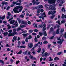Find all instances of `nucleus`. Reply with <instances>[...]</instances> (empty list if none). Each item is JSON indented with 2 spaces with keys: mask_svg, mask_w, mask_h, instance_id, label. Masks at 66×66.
<instances>
[{
  "mask_svg": "<svg viewBox=\"0 0 66 66\" xmlns=\"http://www.w3.org/2000/svg\"><path fill=\"white\" fill-rule=\"evenodd\" d=\"M34 27L35 28H37V24H35V23H34L33 24Z\"/></svg>",
  "mask_w": 66,
  "mask_h": 66,
  "instance_id": "21",
  "label": "nucleus"
},
{
  "mask_svg": "<svg viewBox=\"0 0 66 66\" xmlns=\"http://www.w3.org/2000/svg\"><path fill=\"white\" fill-rule=\"evenodd\" d=\"M7 14L9 16H10L11 15V13L10 12H8Z\"/></svg>",
  "mask_w": 66,
  "mask_h": 66,
  "instance_id": "61",
  "label": "nucleus"
},
{
  "mask_svg": "<svg viewBox=\"0 0 66 66\" xmlns=\"http://www.w3.org/2000/svg\"><path fill=\"white\" fill-rule=\"evenodd\" d=\"M7 34H8V32H5L3 34L5 36H6V35H7Z\"/></svg>",
  "mask_w": 66,
  "mask_h": 66,
  "instance_id": "20",
  "label": "nucleus"
},
{
  "mask_svg": "<svg viewBox=\"0 0 66 66\" xmlns=\"http://www.w3.org/2000/svg\"><path fill=\"white\" fill-rule=\"evenodd\" d=\"M31 38H32V36L31 35H30L29 36L28 39H31Z\"/></svg>",
  "mask_w": 66,
  "mask_h": 66,
  "instance_id": "54",
  "label": "nucleus"
},
{
  "mask_svg": "<svg viewBox=\"0 0 66 66\" xmlns=\"http://www.w3.org/2000/svg\"><path fill=\"white\" fill-rule=\"evenodd\" d=\"M43 26L44 27L43 28V31H45L46 30V24L45 23L44 24Z\"/></svg>",
  "mask_w": 66,
  "mask_h": 66,
  "instance_id": "11",
  "label": "nucleus"
},
{
  "mask_svg": "<svg viewBox=\"0 0 66 66\" xmlns=\"http://www.w3.org/2000/svg\"><path fill=\"white\" fill-rule=\"evenodd\" d=\"M39 34L40 35V36H42V35H43V33H42L41 32H39Z\"/></svg>",
  "mask_w": 66,
  "mask_h": 66,
  "instance_id": "32",
  "label": "nucleus"
},
{
  "mask_svg": "<svg viewBox=\"0 0 66 66\" xmlns=\"http://www.w3.org/2000/svg\"><path fill=\"white\" fill-rule=\"evenodd\" d=\"M44 40V39H46V37H43L42 38Z\"/></svg>",
  "mask_w": 66,
  "mask_h": 66,
  "instance_id": "53",
  "label": "nucleus"
},
{
  "mask_svg": "<svg viewBox=\"0 0 66 66\" xmlns=\"http://www.w3.org/2000/svg\"><path fill=\"white\" fill-rule=\"evenodd\" d=\"M22 52L21 51H20L19 52L17 53V54H21Z\"/></svg>",
  "mask_w": 66,
  "mask_h": 66,
  "instance_id": "44",
  "label": "nucleus"
},
{
  "mask_svg": "<svg viewBox=\"0 0 66 66\" xmlns=\"http://www.w3.org/2000/svg\"><path fill=\"white\" fill-rule=\"evenodd\" d=\"M23 7L21 6H18L14 8L13 10V11L15 13H19L22 10Z\"/></svg>",
  "mask_w": 66,
  "mask_h": 66,
  "instance_id": "1",
  "label": "nucleus"
},
{
  "mask_svg": "<svg viewBox=\"0 0 66 66\" xmlns=\"http://www.w3.org/2000/svg\"><path fill=\"white\" fill-rule=\"evenodd\" d=\"M32 2L33 5H34L35 4L37 5L39 4V3H40V2H35V0H33Z\"/></svg>",
  "mask_w": 66,
  "mask_h": 66,
  "instance_id": "4",
  "label": "nucleus"
},
{
  "mask_svg": "<svg viewBox=\"0 0 66 66\" xmlns=\"http://www.w3.org/2000/svg\"><path fill=\"white\" fill-rule=\"evenodd\" d=\"M26 42H28V38H27L26 39V40H25Z\"/></svg>",
  "mask_w": 66,
  "mask_h": 66,
  "instance_id": "60",
  "label": "nucleus"
},
{
  "mask_svg": "<svg viewBox=\"0 0 66 66\" xmlns=\"http://www.w3.org/2000/svg\"><path fill=\"white\" fill-rule=\"evenodd\" d=\"M32 35H36V33L34 32V33H33L32 34Z\"/></svg>",
  "mask_w": 66,
  "mask_h": 66,
  "instance_id": "62",
  "label": "nucleus"
},
{
  "mask_svg": "<svg viewBox=\"0 0 66 66\" xmlns=\"http://www.w3.org/2000/svg\"><path fill=\"white\" fill-rule=\"evenodd\" d=\"M29 32L30 33H32L33 32V30H29Z\"/></svg>",
  "mask_w": 66,
  "mask_h": 66,
  "instance_id": "57",
  "label": "nucleus"
},
{
  "mask_svg": "<svg viewBox=\"0 0 66 66\" xmlns=\"http://www.w3.org/2000/svg\"><path fill=\"white\" fill-rule=\"evenodd\" d=\"M41 51V48H39L38 49V51H37V52L38 53H39L40 52V51Z\"/></svg>",
  "mask_w": 66,
  "mask_h": 66,
  "instance_id": "27",
  "label": "nucleus"
},
{
  "mask_svg": "<svg viewBox=\"0 0 66 66\" xmlns=\"http://www.w3.org/2000/svg\"><path fill=\"white\" fill-rule=\"evenodd\" d=\"M50 58V60L49 61H51L53 60V59H51V57H49Z\"/></svg>",
  "mask_w": 66,
  "mask_h": 66,
  "instance_id": "47",
  "label": "nucleus"
},
{
  "mask_svg": "<svg viewBox=\"0 0 66 66\" xmlns=\"http://www.w3.org/2000/svg\"><path fill=\"white\" fill-rule=\"evenodd\" d=\"M52 63H53V62H52L50 64V66H54V64H52Z\"/></svg>",
  "mask_w": 66,
  "mask_h": 66,
  "instance_id": "50",
  "label": "nucleus"
},
{
  "mask_svg": "<svg viewBox=\"0 0 66 66\" xmlns=\"http://www.w3.org/2000/svg\"><path fill=\"white\" fill-rule=\"evenodd\" d=\"M7 27H8L7 30H9V29H11V26L9 24H8L7 25Z\"/></svg>",
  "mask_w": 66,
  "mask_h": 66,
  "instance_id": "16",
  "label": "nucleus"
},
{
  "mask_svg": "<svg viewBox=\"0 0 66 66\" xmlns=\"http://www.w3.org/2000/svg\"><path fill=\"white\" fill-rule=\"evenodd\" d=\"M38 46V44L37 43L34 46V48H36V47L37 46Z\"/></svg>",
  "mask_w": 66,
  "mask_h": 66,
  "instance_id": "26",
  "label": "nucleus"
},
{
  "mask_svg": "<svg viewBox=\"0 0 66 66\" xmlns=\"http://www.w3.org/2000/svg\"><path fill=\"white\" fill-rule=\"evenodd\" d=\"M56 0H50L49 1V3L51 4L52 3H55Z\"/></svg>",
  "mask_w": 66,
  "mask_h": 66,
  "instance_id": "5",
  "label": "nucleus"
},
{
  "mask_svg": "<svg viewBox=\"0 0 66 66\" xmlns=\"http://www.w3.org/2000/svg\"><path fill=\"white\" fill-rule=\"evenodd\" d=\"M56 60H59V58L57 57H55L54 58V60H55V61Z\"/></svg>",
  "mask_w": 66,
  "mask_h": 66,
  "instance_id": "40",
  "label": "nucleus"
},
{
  "mask_svg": "<svg viewBox=\"0 0 66 66\" xmlns=\"http://www.w3.org/2000/svg\"><path fill=\"white\" fill-rule=\"evenodd\" d=\"M65 20L62 21H61V23H63L65 22Z\"/></svg>",
  "mask_w": 66,
  "mask_h": 66,
  "instance_id": "38",
  "label": "nucleus"
},
{
  "mask_svg": "<svg viewBox=\"0 0 66 66\" xmlns=\"http://www.w3.org/2000/svg\"><path fill=\"white\" fill-rule=\"evenodd\" d=\"M33 43H29L28 44V47L29 48H32V47H33Z\"/></svg>",
  "mask_w": 66,
  "mask_h": 66,
  "instance_id": "6",
  "label": "nucleus"
},
{
  "mask_svg": "<svg viewBox=\"0 0 66 66\" xmlns=\"http://www.w3.org/2000/svg\"><path fill=\"white\" fill-rule=\"evenodd\" d=\"M64 31V29H62L61 30V32H63Z\"/></svg>",
  "mask_w": 66,
  "mask_h": 66,
  "instance_id": "49",
  "label": "nucleus"
},
{
  "mask_svg": "<svg viewBox=\"0 0 66 66\" xmlns=\"http://www.w3.org/2000/svg\"><path fill=\"white\" fill-rule=\"evenodd\" d=\"M4 18H5V15H4V16L2 17H1L0 16V19H2V20H3V19H4Z\"/></svg>",
  "mask_w": 66,
  "mask_h": 66,
  "instance_id": "15",
  "label": "nucleus"
},
{
  "mask_svg": "<svg viewBox=\"0 0 66 66\" xmlns=\"http://www.w3.org/2000/svg\"><path fill=\"white\" fill-rule=\"evenodd\" d=\"M32 53L34 55H35L36 54V53L34 51L32 52Z\"/></svg>",
  "mask_w": 66,
  "mask_h": 66,
  "instance_id": "56",
  "label": "nucleus"
},
{
  "mask_svg": "<svg viewBox=\"0 0 66 66\" xmlns=\"http://www.w3.org/2000/svg\"><path fill=\"white\" fill-rule=\"evenodd\" d=\"M56 13V11H51V14L52 15H54V13Z\"/></svg>",
  "mask_w": 66,
  "mask_h": 66,
  "instance_id": "13",
  "label": "nucleus"
},
{
  "mask_svg": "<svg viewBox=\"0 0 66 66\" xmlns=\"http://www.w3.org/2000/svg\"><path fill=\"white\" fill-rule=\"evenodd\" d=\"M45 52V50H44V49H42V54H44V53Z\"/></svg>",
  "mask_w": 66,
  "mask_h": 66,
  "instance_id": "28",
  "label": "nucleus"
},
{
  "mask_svg": "<svg viewBox=\"0 0 66 66\" xmlns=\"http://www.w3.org/2000/svg\"><path fill=\"white\" fill-rule=\"evenodd\" d=\"M12 34L11 33H9L8 35V36H12Z\"/></svg>",
  "mask_w": 66,
  "mask_h": 66,
  "instance_id": "48",
  "label": "nucleus"
},
{
  "mask_svg": "<svg viewBox=\"0 0 66 66\" xmlns=\"http://www.w3.org/2000/svg\"><path fill=\"white\" fill-rule=\"evenodd\" d=\"M16 2H13L12 3V4H16Z\"/></svg>",
  "mask_w": 66,
  "mask_h": 66,
  "instance_id": "58",
  "label": "nucleus"
},
{
  "mask_svg": "<svg viewBox=\"0 0 66 66\" xmlns=\"http://www.w3.org/2000/svg\"><path fill=\"white\" fill-rule=\"evenodd\" d=\"M13 31L15 33L17 34V32H16V30L15 29H13Z\"/></svg>",
  "mask_w": 66,
  "mask_h": 66,
  "instance_id": "29",
  "label": "nucleus"
},
{
  "mask_svg": "<svg viewBox=\"0 0 66 66\" xmlns=\"http://www.w3.org/2000/svg\"><path fill=\"white\" fill-rule=\"evenodd\" d=\"M56 23H58L59 24H60V20H58L56 22Z\"/></svg>",
  "mask_w": 66,
  "mask_h": 66,
  "instance_id": "37",
  "label": "nucleus"
},
{
  "mask_svg": "<svg viewBox=\"0 0 66 66\" xmlns=\"http://www.w3.org/2000/svg\"><path fill=\"white\" fill-rule=\"evenodd\" d=\"M17 34L16 33H15V32H12V33H11V35H12V36H14V35H15V34Z\"/></svg>",
  "mask_w": 66,
  "mask_h": 66,
  "instance_id": "19",
  "label": "nucleus"
},
{
  "mask_svg": "<svg viewBox=\"0 0 66 66\" xmlns=\"http://www.w3.org/2000/svg\"><path fill=\"white\" fill-rule=\"evenodd\" d=\"M5 2L4 1H3L2 3V4L3 5H4V4H5Z\"/></svg>",
  "mask_w": 66,
  "mask_h": 66,
  "instance_id": "55",
  "label": "nucleus"
},
{
  "mask_svg": "<svg viewBox=\"0 0 66 66\" xmlns=\"http://www.w3.org/2000/svg\"><path fill=\"white\" fill-rule=\"evenodd\" d=\"M62 12H65V9L63 7L62 8Z\"/></svg>",
  "mask_w": 66,
  "mask_h": 66,
  "instance_id": "33",
  "label": "nucleus"
},
{
  "mask_svg": "<svg viewBox=\"0 0 66 66\" xmlns=\"http://www.w3.org/2000/svg\"><path fill=\"white\" fill-rule=\"evenodd\" d=\"M21 3H16V5H21Z\"/></svg>",
  "mask_w": 66,
  "mask_h": 66,
  "instance_id": "39",
  "label": "nucleus"
},
{
  "mask_svg": "<svg viewBox=\"0 0 66 66\" xmlns=\"http://www.w3.org/2000/svg\"><path fill=\"white\" fill-rule=\"evenodd\" d=\"M13 18H13V17H12L10 19H9V20H8L9 22H10V20H12V19H13Z\"/></svg>",
  "mask_w": 66,
  "mask_h": 66,
  "instance_id": "45",
  "label": "nucleus"
},
{
  "mask_svg": "<svg viewBox=\"0 0 66 66\" xmlns=\"http://www.w3.org/2000/svg\"><path fill=\"white\" fill-rule=\"evenodd\" d=\"M22 35L24 37H26V36H27V35H28V34H22Z\"/></svg>",
  "mask_w": 66,
  "mask_h": 66,
  "instance_id": "17",
  "label": "nucleus"
},
{
  "mask_svg": "<svg viewBox=\"0 0 66 66\" xmlns=\"http://www.w3.org/2000/svg\"><path fill=\"white\" fill-rule=\"evenodd\" d=\"M46 32V31L44 33V35L45 36H47V33Z\"/></svg>",
  "mask_w": 66,
  "mask_h": 66,
  "instance_id": "46",
  "label": "nucleus"
},
{
  "mask_svg": "<svg viewBox=\"0 0 66 66\" xmlns=\"http://www.w3.org/2000/svg\"><path fill=\"white\" fill-rule=\"evenodd\" d=\"M29 57L30 59H32L33 57V56L32 55H30Z\"/></svg>",
  "mask_w": 66,
  "mask_h": 66,
  "instance_id": "41",
  "label": "nucleus"
},
{
  "mask_svg": "<svg viewBox=\"0 0 66 66\" xmlns=\"http://www.w3.org/2000/svg\"><path fill=\"white\" fill-rule=\"evenodd\" d=\"M20 17H21V18H24V15L22 14L20 16Z\"/></svg>",
  "mask_w": 66,
  "mask_h": 66,
  "instance_id": "30",
  "label": "nucleus"
},
{
  "mask_svg": "<svg viewBox=\"0 0 66 66\" xmlns=\"http://www.w3.org/2000/svg\"><path fill=\"white\" fill-rule=\"evenodd\" d=\"M20 30H21V28L20 27L18 28L16 30L17 31H20Z\"/></svg>",
  "mask_w": 66,
  "mask_h": 66,
  "instance_id": "22",
  "label": "nucleus"
},
{
  "mask_svg": "<svg viewBox=\"0 0 66 66\" xmlns=\"http://www.w3.org/2000/svg\"><path fill=\"white\" fill-rule=\"evenodd\" d=\"M40 9H38L37 11V13H40Z\"/></svg>",
  "mask_w": 66,
  "mask_h": 66,
  "instance_id": "51",
  "label": "nucleus"
},
{
  "mask_svg": "<svg viewBox=\"0 0 66 66\" xmlns=\"http://www.w3.org/2000/svg\"><path fill=\"white\" fill-rule=\"evenodd\" d=\"M54 29H53V28L51 27V28L50 31L49 32L50 33L51 32V31H53Z\"/></svg>",
  "mask_w": 66,
  "mask_h": 66,
  "instance_id": "24",
  "label": "nucleus"
},
{
  "mask_svg": "<svg viewBox=\"0 0 66 66\" xmlns=\"http://www.w3.org/2000/svg\"><path fill=\"white\" fill-rule=\"evenodd\" d=\"M20 48L21 49V48H26V46H20Z\"/></svg>",
  "mask_w": 66,
  "mask_h": 66,
  "instance_id": "34",
  "label": "nucleus"
},
{
  "mask_svg": "<svg viewBox=\"0 0 66 66\" xmlns=\"http://www.w3.org/2000/svg\"><path fill=\"white\" fill-rule=\"evenodd\" d=\"M48 55V53L47 52L45 53L44 54L42 55V56L43 57H44V56L47 57Z\"/></svg>",
  "mask_w": 66,
  "mask_h": 66,
  "instance_id": "8",
  "label": "nucleus"
},
{
  "mask_svg": "<svg viewBox=\"0 0 66 66\" xmlns=\"http://www.w3.org/2000/svg\"><path fill=\"white\" fill-rule=\"evenodd\" d=\"M21 23L22 24H25V25H27V22H25L24 21H22Z\"/></svg>",
  "mask_w": 66,
  "mask_h": 66,
  "instance_id": "9",
  "label": "nucleus"
},
{
  "mask_svg": "<svg viewBox=\"0 0 66 66\" xmlns=\"http://www.w3.org/2000/svg\"><path fill=\"white\" fill-rule=\"evenodd\" d=\"M26 27V25H21L20 26V27H21V28H23Z\"/></svg>",
  "mask_w": 66,
  "mask_h": 66,
  "instance_id": "25",
  "label": "nucleus"
},
{
  "mask_svg": "<svg viewBox=\"0 0 66 66\" xmlns=\"http://www.w3.org/2000/svg\"><path fill=\"white\" fill-rule=\"evenodd\" d=\"M34 31L35 32H37V31H38V30L37 29H35L34 30Z\"/></svg>",
  "mask_w": 66,
  "mask_h": 66,
  "instance_id": "63",
  "label": "nucleus"
},
{
  "mask_svg": "<svg viewBox=\"0 0 66 66\" xmlns=\"http://www.w3.org/2000/svg\"><path fill=\"white\" fill-rule=\"evenodd\" d=\"M51 14V12L50 11H49L48 13V15H50Z\"/></svg>",
  "mask_w": 66,
  "mask_h": 66,
  "instance_id": "59",
  "label": "nucleus"
},
{
  "mask_svg": "<svg viewBox=\"0 0 66 66\" xmlns=\"http://www.w3.org/2000/svg\"><path fill=\"white\" fill-rule=\"evenodd\" d=\"M15 22V21L14 20H12L10 21V24H13L14 23V22Z\"/></svg>",
  "mask_w": 66,
  "mask_h": 66,
  "instance_id": "10",
  "label": "nucleus"
},
{
  "mask_svg": "<svg viewBox=\"0 0 66 66\" xmlns=\"http://www.w3.org/2000/svg\"><path fill=\"white\" fill-rule=\"evenodd\" d=\"M37 22H39V21H40L41 22H42V20L41 19L38 20H36Z\"/></svg>",
  "mask_w": 66,
  "mask_h": 66,
  "instance_id": "36",
  "label": "nucleus"
},
{
  "mask_svg": "<svg viewBox=\"0 0 66 66\" xmlns=\"http://www.w3.org/2000/svg\"><path fill=\"white\" fill-rule=\"evenodd\" d=\"M17 20L18 21V22L19 23H20L21 22V20H20V19H17Z\"/></svg>",
  "mask_w": 66,
  "mask_h": 66,
  "instance_id": "23",
  "label": "nucleus"
},
{
  "mask_svg": "<svg viewBox=\"0 0 66 66\" xmlns=\"http://www.w3.org/2000/svg\"><path fill=\"white\" fill-rule=\"evenodd\" d=\"M55 16V15H52V16H50V18H51V19H52L53 18H54V17Z\"/></svg>",
  "mask_w": 66,
  "mask_h": 66,
  "instance_id": "35",
  "label": "nucleus"
},
{
  "mask_svg": "<svg viewBox=\"0 0 66 66\" xmlns=\"http://www.w3.org/2000/svg\"><path fill=\"white\" fill-rule=\"evenodd\" d=\"M40 14L42 15V19L43 20H44V17H45L46 18L47 17V16H46V14H45V12H44L42 14V13H40Z\"/></svg>",
  "mask_w": 66,
  "mask_h": 66,
  "instance_id": "2",
  "label": "nucleus"
},
{
  "mask_svg": "<svg viewBox=\"0 0 66 66\" xmlns=\"http://www.w3.org/2000/svg\"><path fill=\"white\" fill-rule=\"evenodd\" d=\"M60 30V29L59 28H58L57 29L56 31V34H59V30Z\"/></svg>",
  "mask_w": 66,
  "mask_h": 66,
  "instance_id": "14",
  "label": "nucleus"
},
{
  "mask_svg": "<svg viewBox=\"0 0 66 66\" xmlns=\"http://www.w3.org/2000/svg\"><path fill=\"white\" fill-rule=\"evenodd\" d=\"M13 32V31L12 30H10L8 31L9 33H12Z\"/></svg>",
  "mask_w": 66,
  "mask_h": 66,
  "instance_id": "42",
  "label": "nucleus"
},
{
  "mask_svg": "<svg viewBox=\"0 0 66 66\" xmlns=\"http://www.w3.org/2000/svg\"><path fill=\"white\" fill-rule=\"evenodd\" d=\"M4 62L3 61H2V60H0V63H2V64H4Z\"/></svg>",
  "mask_w": 66,
  "mask_h": 66,
  "instance_id": "43",
  "label": "nucleus"
},
{
  "mask_svg": "<svg viewBox=\"0 0 66 66\" xmlns=\"http://www.w3.org/2000/svg\"><path fill=\"white\" fill-rule=\"evenodd\" d=\"M17 39V37L14 36L13 37V39L14 40H16Z\"/></svg>",
  "mask_w": 66,
  "mask_h": 66,
  "instance_id": "18",
  "label": "nucleus"
},
{
  "mask_svg": "<svg viewBox=\"0 0 66 66\" xmlns=\"http://www.w3.org/2000/svg\"><path fill=\"white\" fill-rule=\"evenodd\" d=\"M39 8H40V9L43 8V6L42 5H40L39 6Z\"/></svg>",
  "mask_w": 66,
  "mask_h": 66,
  "instance_id": "31",
  "label": "nucleus"
},
{
  "mask_svg": "<svg viewBox=\"0 0 66 66\" xmlns=\"http://www.w3.org/2000/svg\"><path fill=\"white\" fill-rule=\"evenodd\" d=\"M28 51H27L26 52H24V54H27V52Z\"/></svg>",
  "mask_w": 66,
  "mask_h": 66,
  "instance_id": "64",
  "label": "nucleus"
},
{
  "mask_svg": "<svg viewBox=\"0 0 66 66\" xmlns=\"http://www.w3.org/2000/svg\"><path fill=\"white\" fill-rule=\"evenodd\" d=\"M48 6H50V9L51 10H56V8L54 7H52V6L51 5H48Z\"/></svg>",
  "mask_w": 66,
  "mask_h": 66,
  "instance_id": "3",
  "label": "nucleus"
},
{
  "mask_svg": "<svg viewBox=\"0 0 66 66\" xmlns=\"http://www.w3.org/2000/svg\"><path fill=\"white\" fill-rule=\"evenodd\" d=\"M48 43V42L47 41H45L43 42L44 44H47Z\"/></svg>",
  "mask_w": 66,
  "mask_h": 66,
  "instance_id": "52",
  "label": "nucleus"
},
{
  "mask_svg": "<svg viewBox=\"0 0 66 66\" xmlns=\"http://www.w3.org/2000/svg\"><path fill=\"white\" fill-rule=\"evenodd\" d=\"M62 19H63L64 18H66V15H64V14H63L62 15V16L61 17Z\"/></svg>",
  "mask_w": 66,
  "mask_h": 66,
  "instance_id": "12",
  "label": "nucleus"
},
{
  "mask_svg": "<svg viewBox=\"0 0 66 66\" xmlns=\"http://www.w3.org/2000/svg\"><path fill=\"white\" fill-rule=\"evenodd\" d=\"M62 41H57V44H59V45H61L63 43V41H64V40L63 39H62Z\"/></svg>",
  "mask_w": 66,
  "mask_h": 66,
  "instance_id": "7",
  "label": "nucleus"
}]
</instances>
